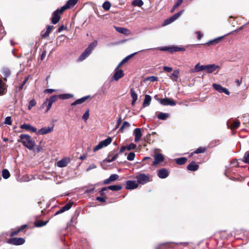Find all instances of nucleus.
<instances>
[{
	"label": "nucleus",
	"mask_w": 249,
	"mask_h": 249,
	"mask_svg": "<svg viewBox=\"0 0 249 249\" xmlns=\"http://www.w3.org/2000/svg\"><path fill=\"white\" fill-rule=\"evenodd\" d=\"M2 73L5 76H9L10 74V71L8 69H4L2 71Z\"/></svg>",
	"instance_id": "13d9d810"
},
{
	"label": "nucleus",
	"mask_w": 249,
	"mask_h": 249,
	"mask_svg": "<svg viewBox=\"0 0 249 249\" xmlns=\"http://www.w3.org/2000/svg\"><path fill=\"white\" fill-rule=\"evenodd\" d=\"M97 45V41H94L91 43L87 48L84 51V52L80 55L78 58V61H82L88 57L91 53L92 50Z\"/></svg>",
	"instance_id": "f03ea898"
},
{
	"label": "nucleus",
	"mask_w": 249,
	"mask_h": 249,
	"mask_svg": "<svg viewBox=\"0 0 249 249\" xmlns=\"http://www.w3.org/2000/svg\"><path fill=\"white\" fill-rule=\"evenodd\" d=\"M102 7L105 10L108 11L110 8L111 4L109 1H106L103 3Z\"/></svg>",
	"instance_id": "f704fd0d"
},
{
	"label": "nucleus",
	"mask_w": 249,
	"mask_h": 249,
	"mask_svg": "<svg viewBox=\"0 0 249 249\" xmlns=\"http://www.w3.org/2000/svg\"><path fill=\"white\" fill-rule=\"evenodd\" d=\"M119 153L118 152L117 150H114L109 153L108 157H115L116 155V159H117L119 156Z\"/></svg>",
	"instance_id": "58836bf2"
},
{
	"label": "nucleus",
	"mask_w": 249,
	"mask_h": 249,
	"mask_svg": "<svg viewBox=\"0 0 249 249\" xmlns=\"http://www.w3.org/2000/svg\"><path fill=\"white\" fill-rule=\"evenodd\" d=\"M90 97V95L83 97L80 99H77L74 102L71 104V106H76L77 105L81 104L85 102L87 99Z\"/></svg>",
	"instance_id": "dca6fc26"
},
{
	"label": "nucleus",
	"mask_w": 249,
	"mask_h": 249,
	"mask_svg": "<svg viewBox=\"0 0 249 249\" xmlns=\"http://www.w3.org/2000/svg\"><path fill=\"white\" fill-rule=\"evenodd\" d=\"M136 178L137 181L142 184H144L150 181L149 177L143 173L137 176Z\"/></svg>",
	"instance_id": "20e7f679"
},
{
	"label": "nucleus",
	"mask_w": 249,
	"mask_h": 249,
	"mask_svg": "<svg viewBox=\"0 0 249 249\" xmlns=\"http://www.w3.org/2000/svg\"><path fill=\"white\" fill-rule=\"evenodd\" d=\"M129 123L126 121H124L123 123L122 126L119 129V131H121V132H123L124 128L129 127Z\"/></svg>",
	"instance_id": "a19ab883"
},
{
	"label": "nucleus",
	"mask_w": 249,
	"mask_h": 249,
	"mask_svg": "<svg viewBox=\"0 0 249 249\" xmlns=\"http://www.w3.org/2000/svg\"><path fill=\"white\" fill-rule=\"evenodd\" d=\"M198 165L196 164L195 162L192 161L187 166V168L189 171H195L198 169Z\"/></svg>",
	"instance_id": "6ab92c4d"
},
{
	"label": "nucleus",
	"mask_w": 249,
	"mask_h": 249,
	"mask_svg": "<svg viewBox=\"0 0 249 249\" xmlns=\"http://www.w3.org/2000/svg\"><path fill=\"white\" fill-rule=\"evenodd\" d=\"M60 14L58 13V11H54L52 15L51 19L52 23L53 24H55L58 23L60 19Z\"/></svg>",
	"instance_id": "9b49d317"
},
{
	"label": "nucleus",
	"mask_w": 249,
	"mask_h": 249,
	"mask_svg": "<svg viewBox=\"0 0 249 249\" xmlns=\"http://www.w3.org/2000/svg\"><path fill=\"white\" fill-rule=\"evenodd\" d=\"M72 204H73L72 202H69L67 204H66L65 206H64L63 207L65 208V209L66 210V211H68L71 208V207H72Z\"/></svg>",
	"instance_id": "4d7b16f0"
},
{
	"label": "nucleus",
	"mask_w": 249,
	"mask_h": 249,
	"mask_svg": "<svg viewBox=\"0 0 249 249\" xmlns=\"http://www.w3.org/2000/svg\"><path fill=\"white\" fill-rule=\"evenodd\" d=\"M126 149L128 151H130L132 149H135L136 148L137 146L135 144L131 143L129 145L126 146Z\"/></svg>",
	"instance_id": "603ef678"
},
{
	"label": "nucleus",
	"mask_w": 249,
	"mask_h": 249,
	"mask_svg": "<svg viewBox=\"0 0 249 249\" xmlns=\"http://www.w3.org/2000/svg\"><path fill=\"white\" fill-rule=\"evenodd\" d=\"M206 150V148L205 147H200L196 149L194 152V153L195 154H199L204 153Z\"/></svg>",
	"instance_id": "79ce46f5"
},
{
	"label": "nucleus",
	"mask_w": 249,
	"mask_h": 249,
	"mask_svg": "<svg viewBox=\"0 0 249 249\" xmlns=\"http://www.w3.org/2000/svg\"><path fill=\"white\" fill-rule=\"evenodd\" d=\"M67 9H69V8L67 7V6L66 5V4H65V5L63 6L60 9H57L55 11H58V13H59L60 14L62 13L65 10H66Z\"/></svg>",
	"instance_id": "5fc2aeb1"
},
{
	"label": "nucleus",
	"mask_w": 249,
	"mask_h": 249,
	"mask_svg": "<svg viewBox=\"0 0 249 249\" xmlns=\"http://www.w3.org/2000/svg\"><path fill=\"white\" fill-rule=\"evenodd\" d=\"M184 10H181L180 11H179L178 13L174 14L173 16H172L171 17L172 18L174 21H175L176 19H177L183 13Z\"/></svg>",
	"instance_id": "4c0bfd02"
},
{
	"label": "nucleus",
	"mask_w": 249,
	"mask_h": 249,
	"mask_svg": "<svg viewBox=\"0 0 249 249\" xmlns=\"http://www.w3.org/2000/svg\"><path fill=\"white\" fill-rule=\"evenodd\" d=\"M174 21L173 19L172 18L170 17V18H167L164 20L163 25L165 26V25H168Z\"/></svg>",
	"instance_id": "864d4df0"
},
{
	"label": "nucleus",
	"mask_w": 249,
	"mask_h": 249,
	"mask_svg": "<svg viewBox=\"0 0 249 249\" xmlns=\"http://www.w3.org/2000/svg\"><path fill=\"white\" fill-rule=\"evenodd\" d=\"M179 73V71L178 70H174L170 76V78L173 81H177Z\"/></svg>",
	"instance_id": "4be33fe9"
},
{
	"label": "nucleus",
	"mask_w": 249,
	"mask_h": 249,
	"mask_svg": "<svg viewBox=\"0 0 249 249\" xmlns=\"http://www.w3.org/2000/svg\"><path fill=\"white\" fill-rule=\"evenodd\" d=\"M218 68V66L215 65L214 64H210L205 65V70L209 73H212L216 70Z\"/></svg>",
	"instance_id": "a211bd4d"
},
{
	"label": "nucleus",
	"mask_w": 249,
	"mask_h": 249,
	"mask_svg": "<svg viewBox=\"0 0 249 249\" xmlns=\"http://www.w3.org/2000/svg\"><path fill=\"white\" fill-rule=\"evenodd\" d=\"M78 0H69L67 3H66L67 7L68 8H70L73 6H74L76 3L77 2Z\"/></svg>",
	"instance_id": "2f4dec72"
},
{
	"label": "nucleus",
	"mask_w": 249,
	"mask_h": 249,
	"mask_svg": "<svg viewBox=\"0 0 249 249\" xmlns=\"http://www.w3.org/2000/svg\"><path fill=\"white\" fill-rule=\"evenodd\" d=\"M57 98H58V96L54 95L53 96H52L49 99H47L42 104L41 107H45V105H47V102L51 103L53 104L54 102H55L56 101Z\"/></svg>",
	"instance_id": "f3484780"
},
{
	"label": "nucleus",
	"mask_w": 249,
	"mask_h": 249,
	"mask_svg": "<svg viewBox=\"0 0 249 249\" xmlns=\"http://www.w3.org/2000/svg\"><path fill=\"white\" fill-rule=\"evenodd\" d=\"M48 222V220L46 221H43L41 220L36 221L35 222V225L36 227H41L46 225Z\"/></svg>",
	"instance_id": "7c9ffc66"
},
{
	"label": "nucleus",
	"mask_w": 249,
	"mask_h": 249,
	"mask_svg": "<svg viewBox=\"0 0 249 249\" xmlns=\"http://www.w3.org/2000/svg\"><path fill=\"white\" fill-rule=\"evenodd\" d=\"M54 28L53 25H49L47 27L46 32L42 34V36L44 38H47L49 36L52 30Z\"/></svg>",
	"instance_id": "393cba45"
},
{
	"label": "nucleus",
	"mask_w": 249,
	"mask_h": 249,
	"mask_svg": "<svg viewBox=\"0 0 249 249\" xmlns=\"http://www.w3.org/2000/svg\"><path fill=\"white\" fill-rule=\"evenodd\" d=\"M135 157V154L134 152H130L127 156V160L129 161H132L134 160Z\"/></svg>",
	"instance_id": "c03bdc74"
},
{
	"label": "nucleus",
	"mask_w": 249,
	"mask_h": 249,
	"mask_svg": "<svg viewBox=\"0 0 249 249\" xmlns=\"http://www.w3.org/2000/svg\"><path fill=\"white\" fill-rule=\"evenodd\" d=\"M111 142L112 138L111 137H108L105 139V140L102 141L101 142H100L104 147H105L108 145Z\"/></svg>",
	"instance_id": "c756f323"
},
{
	"label": "nucleus",
	"mask_w": 249,
	"mask_h": 249,
	"mask_svg": "<svg viewBox=\"0 0 249 249\" xmlns=\"http://www.w3.org/2000/svg\"><path fill=\"white\" fill-rule=\"evenodd\" d=\"M223 37V36L217 37L214 39L210 40L209 41H208V42H207L204 44V45H208L216 44L218 43L221 40V39Z\"/></svg>",
	"instance_id": "5701e85b"
},
{
	"label": "nucleus",
	"mask_w": 249,
	"mask_h": 249,
	"mask_svg": "<svg viewBox=\"0 0 249 249\" xmlns=\"http://www.w3.org/2000/svg\"><path fill=\"white\" fill-rule=\"evenodd\" d=\"M205 70V65H200L199 63L197 64L195 67L194 70H192V72H198Z\"/></svg>",
	"instance_id": "c85d7f7f"
},
{
	"label": "nucleus",
	"mask_w": 249,
	"mask_h": 249,
	"mask_svg": "<svg viewBox=\"0 0 249 249\" xmlns=\"http://www.w3.org/2000/svg\"><path fill=\"white\" fill-rule=\"evenodd\" d=\"M5 90L4 84L2 80L0 79V95L3 94Z\"/></svg>",
	"instance_id": "8fccbe9b"
},
{
	"label": "nucleus",
	"mask_w": 249,
	"mask_h": 249,
	"mask_svg": "<svg viewBox=\"0 0 249 249\" xmlns=\"http://www.w3.org/2000/svg\"><path fill=\"white\" fill-rule=\"evenodd\" d=\"M89 110H87L85 113L84 114V115H83L82 116V119L85 120V121H86L87 120H88V119L89 118Z\"/></svg>",
	"instance_id": "bf43d9fd"
},
{
	"label": "nucleus",
	"mask_w": 249,
	"mask_h": 249,
	"mask_svg": "<svg viewBox=\"0 0 249 249\" xmlns=\"http://www.w3.org/2000/svg\"><path fill=\"white\" fill-rule=\"evenodd\" d=\"M186 50L184 47H180L176 46H171V53L176 52H183Z\"/></svg>",
	"instance_id": "412c9836"
},
{
	"label": "nucleus",
	"mask_w": 249,
	"mask_h": 249,
	"mask_svg": "<svg viewBox=\"0 0 249 249\" xmlns=\"http://www.w3.org/2000/svg\"><path fill=\"white\" fill-rule=\"evenodd\" d=\"M119 178V176L117 174H112L107 179L104 180V183L105 184H108L111 182L114 181Z\"/></svg>",
	"instance_id": "2eb2a0df"
},
{
	"label": "nucleus",
	"mask_w": 249,
	"mask_h": 249,
	"mask_svg": "<svg viewBox=\"0 0 249 249\" xmlns=\"http://www.w3.org/2000/svg\"><path fill=\"white\" fill-rule=\"evenodd\" d=\"M124 75L123 70H117V69H116L112 78L116 81H118L119 79L123 77Z\"/></svg>",
	"instance_id": "4468645a"
},
{
	"label": "nucleus",
	"mask_w": 249,
	"mask_h": 249,
	"mask_svg": "<svg viewBox=\"0 0 249 249\" xmlns=\"http://www.w3.org/2000/svg\"><path fill=\"white\" fill-rule=\"evenodd\" d=\"M170 116V114L167 113L160 112L158 115V118L161 120H165Z\"/></svg>",
	"instance_id": "a878e982"
},
{
	"label": "nucleus",
	"mask_w": 249,
	"mask_h": 249,
	"mask_svg": "<svg viewBox=\"0 0 249 249\" xmlns=\"http://www.w3.org/2000/svg\"><path fill=\"white\" fill-rule=\"evenodd\" d=\"M36 103L35 99L31 100L29 104L28 109L30 110L33 107L35 106Z\"/></svg>",
	"instance_id": "3c124183"
},
{
	"label": "nucleus",
	"mask_w": 249,
	"mask_h": 249,
	"mask_svg": "<svg viewBox=\"0 0 249 249\" xmlns=\"http://www.w3.org/2000/svg\"><path fill=\"white\" fill-rule=\"evenodd\" d=\"M95 188H92L86 190L85 192V193L90 194L93 193L95 191Z\"/></svg>",
	"instance_id": "69168bd1"
},
{
	"label": "nucleus",
	"mask_w": 249,
	"mask_h": 249,
	"mask_svg": "<svg viewBox=\"0 0 249 249\" xmlns=\"http://www.w3.org/2000/svg\"><path fill=\"white\" fill-rule=\"evenodd\" d=\"M154 49H158V50L162 51H168V52L171 53V46H164V47H159L157 48H151V49H148V50H154Z\"/></svg>",
	"instance_id": "473e14b6"
},
{
	"label": "nucleus",
	"mask_w": 249,
	"mask_h": 249,
	"mask_svg": "<svg viewBox=\"0 0 249 249\" xmlns=\"http://www.w3.org/2000/svg\"><path fill=\"white\" fill-rule=\"evenodd\" d=\"M70 162V159L69 158H63L57 162V166L59 167H66Z\"/></svg>",
	"instance_id": "ddd939ff"
},
{
	"label": "nucleus",
	"mask_w": 249,
	"mask_h": 249,
	"mask_svg": "<svg viewBox=\"0 0 249 249\" xmlns=\"http://www.w3.org/2000/svg\"><path fill=\"white\" fill-rule=\"evenodd\" d=\"M138 53V52H135L133 53L130 54L128 55H127L126 57H125L123 59V62H126L129 59L132 58L133 56H134L135 54H136Z\"/></svg>",
	"instance_id": "49530a36"
},
{
	"label": "nucleus",
	"mask_w": 249,
	"mask_h": 249,
	"mask_svg": "<svg viewBox=\"0 0 249 249\" xmlns=\"http://www.w3.org/2000/svg\"><path fill=\"white\" fill-rule=\"evenodd\" d=\"M158 78L157 77H156L154 76H149L147 78V80L152 81V82L156 81L158 80Z\"/></svg>",
	"instance_id": "e2e57ef3"
},
{
	"label": "nucleus",
	"mask_w": 249,
	"mask_h": 249,
	"mask_svg": "<svg viewBox=\"0 0 249 249\" xmlns=\"http://www.w3.org/2000/svg\"><path fill=\"white\" fill-rule=\"evenodd\" d=\"M2 176L3 178L7 179L10 177V173L7 169H3L2 171Z\"/></svg>",
	"instance_id": "e433bc0d"
},
{
	"label": "nucleus",
	"mask_w": 249,
	"mask_h": 249,
	"mask_svg": "<svg viewBox=\"0 0 249 249\" xmlns=\"http://www.w3.org/2000/svg\"><path fill=\"white\" fill-rule=\"evenodd\" d=\"M27 227V225H22L20 228L17 229V234L19 232L22 231L23 230H24L25 228H26Z\"/></svg>",
	"instance_id": "0e129e2a"
},
{
	"label": "nucleus",
	"mask_w": 249,
	"mask_h": 249,
	"mask_svg": "<svg viewBox=\"0 0 249 249\" xmlns=\"http://www.w3.org/2000/svg\"><path fill=\"white\" fill-rule=\"evenodd\" d=\"M151 101V97L149 95H145L144 100L142 103V107H148L150 105Z\"/></svg>",
	"instance_id": "aec40b11"
},
{
	"label": "nucleus",
	"mask_w": 249,
	"mask_h": 249,
	"mask_svg": "<svg viewBox=\"0 0 249 249\" xmlns=\"http://www.w3.org/2000/svg\"><path fill=\"white\" fill-rule=\"evenodd\" d=\"M25 239L23 238L17 237V245H22L25 243Z\"/></svg>",
	"instance_id": "de8ad7c7"
},
{
	"label": "nucleus",
	"mask_w": 249,
	"mask_h": 249,
	"mask_svg": "<svg viewBox=\"0 0 249 249\" xmlns=\"http://www.w3.org/2000/svg\"><path fill=\"white\" fill-rule=\"evenodd\" d=\"M243 161L249 164V152H247L243 158Z\"/></svg>",
	"instance_id": "a18cd8bd"
},
{
	"label": "nucleus",
	"mask_w": 249,
	"mask_h": 249,
	"mask_svg": "<svg viewBox=\"0 0 249 249\" xmlns=\"http://www.w3.org/2000/svg\"><path fill=\"white\" fill-rule=\"evenodd\" d=\"M212 86L215 90H216L219 93H224L226 95L230 94V92L228 91V90L227 89L222 87L219 84H213Z\"/></svg>",
	"instance_id": "423d86ee"
},
{
	"label": "nucleus",
	"mask_w": 249,
	"mask_h": 249,
	"mask_svg": "<svg viewBox=\"0 0 249 249\" xmlns=\"http://www.w3.org/2000/svg\"><path fill=\"white\" fill-rule=\"evenodd\" d=\"M73 95L70 93L61 94L58 96V97L61 100H65L73 97Z\"/></svg>",
	"instance_id": "cd10ccee"
},
{
	"label": "nucleus",
	"mask_w": 249,
	"mask_h": 249,
	"mask_svg": "<svg viewBox=\"0 0 249 249\" xmlns=\"http://www.w3.org/2000/svg\"><path fill=\"white\" fill-rule=\"evenodd\" d=\"M30 126L31 125L30 124H22L21 125L20 128H22V129H25L26 130H29Z\"/></svg>",
	"instance_id": "338daca9"
},
{
	"label": "nucleus",
	"mask_w": 249,
	"mask_h": 249,
	"mask_svg": "<svg viewBox=\"0 0 249 249\" xmlns=\"http://www.w3.org/2000/svg\"><path fill=\"white\" fill-rule=\"evenodd\" d=\"M133 135L135 136V142H139L141 140L142 136V133L141 129L139 128H135L133 131Z\"/></svg>",
	"instance_id": "f8f14e48"
},
{
	"label": "nucleus",
	"mask_w": 249,
	"mask_h": 249,
	"mask_svg": "<svg viewBox=\"0 0 249 249\" xmlns=\"http://www.w3.org/2000/svg\"><path fill=\"white\" fill-rule=\"evenodd\" d=\"M176 163L178 165H183L184 164L186 161H187V159L185 157H182L176 159L175 160Z\"/></svg>",
	"instance_id": "b1692460"
},
{
	"label": "nucleus",
	"mask_w": 249,
	"mask_h": 249,
	"mask_svg": "<svg viewBox=\"0 0 249 249\" xmlns=\"http://www.w3.org/2000/svg\"><path fill=\"white\" fill-rule=\"evenodd\" d=\"M4 124L8 125H10L12 124V121L11 117H7L5 118L4 120Z\"/></svg>",
	"instance_id": "6e6d98bb"
},
{
	"label": "nucleus",
	"mask_w": 249,
	"mask_h": 249,
	"mask_svg": "<svg viewBox=\"0 0 249 249\" xmlns=\"http://www.w3.org/2000/svg\"><path fill=\"white\" fill-rule=\"evenodd\" d=\"M183 1V0H177V2L176 3V4L174 5V6L173 7L172 9H171V13H173L174 10L178 7L179 5H181V4L182 3Z\"/></svg>",
	"instance_id": "ea45409f"
},
{
	"label": "nucleus",
	"mask_w": 249,
	"mask_h": 249,
	"mask_svg": "<svg viewBox=\"0 0 249 249\" xmlns=\"http://www.w3.org/2000/svg\"><path fill=\"white\" fill-rule=\"evenodd\" d=\"M157 101H158L160 104L163 106H168L170 105L171 106H174L176 105V102L173 99L171 98H162V99H157Z\"/></svg>",
	"instance_id": "7ed1b4c3"
},
{
	"label": "nucleus",
	"mask_w": 249,
	"mask_h": 249,
	"mask_svg": "<svg viewBox=\"0 0 249 249\" xmlns=\"http://www.w3.org/2000/svg\"><path fill=\"white\" fill-rule=\"evenodd\" d=\"M104 147L103 145L101 144V143L100 142L99 144L96 145L94 148H93V151L95 152L96 151L99 150V149H101L102 148Z\"/></svg>",
	"instance_id": "680f3d73"
},
{
	"label": "nucleus",
	"mask_w": 249,
	"mask_h": 249,
	"mask_svg": "<svg viewBox=\"0 0 249 249\" xmlns=\"http://www.w3.org/2000/svg\"><path fill=\"white\" fill-rule=\"evenodd\" d=\"M18 141L22 142L24 146L30 150L33 149L35 146V142L28 135L21 134L20 136V139Z\"/></svg>",
	"instance_id": "f257e3e1"
},
{
	"label": "nucleus",
	"mask_w": 249,
	"mask_h": 249,
	"mask_svg": "<svg viewBox=\"0 0 249 249\" xmlns=\"http://www.w3.org/2000/svg\"><path fill=\"white\" fill-rule=\"evenodd\" d=\"M54 128V125L51 126H45L40 129L37 132V135H45L52 132Z\"/></svg>",
	"instance_id": "39448f33"
},
{
	"label": "nucleus",
	"mask_w": 249,
	"mask_h": 249,
	"mask_svg": "<svg viewBox=\"0 0 249 249\" xmlns=\"http://www.w3.org/2000/svg\"><path fill=\"white\" fill-rule=\"evenodd\" d=\"M132 4L134 6L141 7L143 5V2L142 0H133Z\"/></svg>",
	"instance_id": "72a5a7b5"
},
{
	"label": "nucleus",
	"mask_w": 249,
	"mask_h": 249,
	"mask_svg": "<svg viewBox=\"0 0 249 249\" xmlns=\"http://www.w3.org/2000/svg\"><path fill=\"white\" fill-rule=\"evenodd\" d=\"M7 243L14 245H16V238H13L7 241Z\"/></svg>",
	"instance_id": "774afa93"
},
{
	"label": "nucleus",
	"mask_w": 249,
	"mask_h": 249,
	"mask_svg": "<svg viewBox=\"0 0 249 249\" xmlns=\"http://www.w3.org/2000/svg\"><path fill=\"white\" fill-rule=\"evenodd\" d=\"M115 29L118 32L124 34H125L127 31L126 28L121 27H115Z\"/></svg>",
	"instance_id": "c9c22d12"
},
{
	"label": "nucleus",
	"mask_w": 249,
	"mask_h": 249,
	"mask_svg": "<svg viewBox=\"0 0 249 249\" xmlns=\"http://www.w3.org/2000/svg\"><path fill=\"white\" fill-rule=\"evenodd\" d=\"M240 124V122L239 120L234 121L232 122L231 121H228L227 122V125L229 128L233 130L237 128Z\"/></svg>",
	"instance_id": "6e6552de"
},
{
	"label": "nucleus",
	"mask_w": 249,
	"mask_h": 249,
	"mask_svg": "<svg viewBox=\"0 0 249 249\" xmlns=\"http://www.w3.org/2000/svg\"><path fill=\"white\" fill-rule=\"evenodd\" d=\"M116 159V156L112 157H109L108 156L106 159L104 160V161L107 163L111 162Z\"/></svg>",
	"instance_id": "09e8293b"
},
{
	"label": "nucleus",
	"mask_w": 249,
	"mask_h": 249,
	"mask_svg": "<svg viewBox=\"0 0 249 249\" xmlns=\"http://www.w3.org/2000/svg\"><path fill=\"white\" fill-rule=\"evenodd\" d=\"M108 189L113 191H118L122 189V186L121 185H110L107 187Z\"/></svg>",
	"instance_id": "bb28decb"
},
{
	"label": "nucleus",
	"mask_w": 249,
	"mask_h": 249,
	"mask_svg": "<svg viewBox=\"0 0 249 249\" xmlns=\"http://www.w3.org/2000/svg\"><path fill=\"white\" fill-rule=\"evenodd\" d=\"M138 183L135 180H127L126 181L125 188L128 190L135 189L138 188Z\"/></svg>",
	"instance_id": "1a4fd4ad"
},
{
	"label": "nucleus",
	"mask_w": 249,
	"mask_h": 249,
	"mask_svg": "<svg viewBox=\"0 0 249 249\" xmlns=\"http://www.w3.org/2000/svg\"><path fill=\"white\" fill-rule=\"evenodd\" d=\"M154 160L152 163L153 166H156L164 160V156L160 153L155 154L154 156Z\"/></svg>",
	"instance_id": "0eeeda50"
},
{
	"label": "nucleus",
	"mask_w": 249,
	"mask_h": 249,
	"mask_svg": "<svg viewBox=\"0 0 249 249\" xmlns=\"http://www.w3.org/2000/svg\"><path fill=\"white\" fill-rule=\"evenodd\" d=\"M130 94L132 99L137 100L138 99V95L135 91L133 89H130Z\"/></svg>",
	"instance_id": "37998d69"
},
{
	"label": "nucleus",
	"mask_w": 249,
	"mask_h": 249,
	"mask_svg": "<svg viewBox=\"0 0 249 249\" xmlns=\"http://www.w3.org/2000/svg\"><path fill=\"white\" fill-rule=\"evenodd\" d=\"M169 176V172L165 168H162L158 171V176L160 178H165Z\"/></svg>",
	"instance_id": "9d476101"
},
{
	"label": "nucleus",
	"mask_w": 249,
	"mask_h": 249,
	"mask_svg": "<svg viewBox=\"0 0 249 249\" xmlns=\"http://www.w3.org/2000/svg\"><path fill=\"white\" fill-rule=\"evenodd\" d=\"M28 80V77H26L25 78L24 80L22 81L21 84L19 86V89L21 90V89H23V86L26 84V83L27 82Z\"/></svg>",
	"instance_id": "052dcab7"
}]
</instances>
